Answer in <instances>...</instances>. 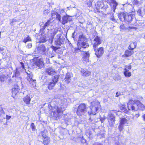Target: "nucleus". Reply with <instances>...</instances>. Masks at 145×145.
Returning <instances> with one entry per match:
<instances>
[{
	"instance_id": "1",
	"label": "nucleus",
	"mask_w": 145,
	"mask_h": 145,
	"mask_svg": "<svg viewBox=\"0 0 145 145\" xmlns=\"http://www.w3.org/2000/svg\"><path fill=\"white\" fill-rule=\"evenodd\" d=\"M133 17V15L129 14L126 12H120L118 15V18L121 21L124 22L128 24L131 22Z\"/></svg>"
},
{
	"instance_id": "2",
	"label": "nucleus",
	"mask_w": 145,
	"mask_h": 145,
	"mask_svg": "<svg viewBox=\"0 0 145 145\" xmlns=\"http://www.w3.org/2000/svg\"><path fill=\"white\" fill-rule=\"evenodd\" d=\"M90 106V111L88 112V115H95L100 107V103L98 101H95L91 102Z\"/></svg>"
},
{
	"instance_id": "3",
	"label": "nucleus",
	"mask_w": 145,
	"mask_h": 145,
	"mask_svg": "<svg viewBox=\"0 0 145 145\" xmlns=\"http://www.w3.org/2000/svg\"><path fill=\"white\" fill-rule=\"evenodd\" d=\"M88 109L87 105L85 103H82L77 107L76 114L79 116H82L87 112Z\"/></svg>"
},
{
	"instance_id": "4",
	"label": "nucleus",
	"mask_w": 145,
	"mask_h": 145,
	"mask_svg": "<svg viewBox=\"0 0 145 145\" xmlns=\"http://www.w3.org/2000/svg\"><path fill=\"white\" fill-rule=\"evenodd\" d=\"M12 96L13 98H16L19 96L20 92V89L17 84L14 85L12 89Z\"/></svg>"
},
{
	"instance_id": "5",
	"label": "nucleus",
	"mask_w": 145,
	"mask_h": 145,
	"mask_svg": "<svg viewBox=\"0 0 145 145\" xmlns=\"http://www.w3.org/2000/svg\"><path fill=\"white\" fill-rule=\"evenodd\" d=\"M95 52V54L98 58L100 57L104 54V49L103 47H101L98 48V47L96 48H93Z\"/></svg>"
},
{
	"instance_id": "6",
	"label": "nucleus",
	"mask_w": 145,
	"mask_h": 145,
	"mask_svg": "<svg viewBox=\"0 0 145 145\" xmlns=\"http://www.w3.org/2000/svg\"><path fill=\"white\" fill-rule=\"evenodd\" d=\"M138 101L137 100L136 101H133L132 99H130L129 100L127 103V106L129 110H131L133 111H136L137 110L135 105L136 103Z\"/></svg>"
},
{
	"instance_id": "7",
	"label": "nucleus",
	"mask_w": 145,
	"mask_h": 145,
	"mask_svg": "<svg viewBox=\"0 0 145 145\" xmlns=\"http://www.w3.org/2000/svg\"><path fill=\"white\" fill-rule=\"evenodd\" d=\"M131 63L129 65L125 66L123 73L124 76L127 78H129L131 76V72L129 71V70L131 69L132 68V66L131 65Z\"/></svg>"
},
{
	"instance_id": "8",
	"label": "nucleus",
	"mask_w": 145,
	"mask_h": 145,
	"mask_svg": "<svg viewBox=\"0 0 145 145\" xmlns=\"http://www.w3.org/2000/svg\"><path fill=\"white\" fill-rule=\"evenodd\" d=\"M35 64L40 69L44 67V63L42 58L37 59L35 62Z\"/></svg>"
},
{
	"instance_id": "9",
	"label": "nucleus",
	"mask_w": 145,
	"mask_h": 145,
	"mask_svg": "<svg viewBox=\"0 0 145 145\" xmlns=\"http://www.w3.org/2000/svg\"><path fill=\"white\" fill-rule=\"evenodd\" d=\"M109 119L108 120V122L110 126L114 125L115 123V116L113 114H110L109 115Z\"/></svg>"
},
{
	"instance_id": "10",
	"label": "nucleus",
	"mask_w": 145,
	"mask_h": 145,
	"mask_svg": "<svg viewBox=\"0 0 145 145\" xmlns=\"http://www.w3.org/2000/svg\"><path fill=\"white\" fill-rule=\"evenodd\" d=\"M64 110H63V108L61 107L57 106L56 110V112L55 111L53 112V116L54 117L56 118H59L60 116L59 114H56V112L58 114L61 113L62 114H63Z\"/></svg>"
},
{
	"instance_id": "11",
	"label": "nucleus",
	"mask_w": 145,
	"mask_h": 145,
	"mask_svg": "<svg viewBox=\"0 0 145 145\" xmlns=\"http://www.w3.org/2000/svg\"><path fill=\"white\" fill-rule=\"evenodd\" d=\"M83 37V36L82 35H81L79 36V39L77 43V45L78 47H80V49H81L82 47L83 48H86V47L89 46V45L88 44H87L86 42H83L81 43V45L82 46H81V44L80 42V41H81V40H80V39H81Z\"/></svg>"
},
{
	"instance_id": "12",
	"label": "nucleus",
	"mask_w": 145,
	"mask_h": 145,
	"mask_svg": "<svg viewBox=\"0 0 145 145\" xmlns=\"http://www.w3.org/2000/svg\"><path fill=\"white\" fill-rule=\"evenodd\" d=\"M94 42L93 45V48L98 47V46L101 44L102 40L100 37L98 36H96L94 40Z\"/></svg>"
},
{
	"instance_id": "13",
	"label": "nucleus",
	"mask_w": 145,
	"mask_h": 145,
	"mask_svg": "<svg viewBox=\"0 0 145 145\" xmlns=\"http://www.w3.org/2000/svg\"><path fill=\"white\" fill-rule=\"evenodd\" d=\"M90 57V54L89 51H85L83 53V56L82 57L83 61L87 63L89 62V58Z\"/></svg>"
},
{
	"instance_id": "14",
	"label": "nucleus",
	"mask_w": 145,
	"mask_h": 145,
	"mask_svg": "<svg viewBox=\"0 0 145 145\" xmlns=\"http://www.w3.org/2000/svg\"><path fill=\"white\" fill-rule=\"evenodd\" d=\"M118 107L122 112H123L126 114L129 113V110L126 108V105L124 104H120L118 105Z\"/></svg>"
},
{
	"instance_id": "15",
	"label": "nucleus",
	"mask_w": 145,
	"mask_h": 145,
	"mask_svg": "<svg viewBox=\"0 0 145 145\" xmlns=\"http://www.w3.org/2000/svg\"><path fill=\"white\" fill-rule=\"evenodd\" d=\"M129 50H127L125 51L124 54L122 56L123 57L126 58L130 57L133 54L134 52L133 51H130Z\"/></svg>"
},
{
	"instance_id": "16",
	"label": "nucleus",
	"mask_w": 145,
	"mask_h": 145,
	"mask_svg": "<svg viewBox=\"0 0 145 145\" xmlns=\"http://www.w3.org/2000/svg\"><path fill=\"white\" fill-rule=\"evenodd\" d=\"M82 76H88L91 74V72L87 69H82L80 71Z\"/></svg>"
},
{
	"instance_id": "17",
	"label": "nucleus",
	"mask_w": 145,
	"mask_h": 145,
	"mask_svg": "<svg viewBox=\"0 0 145 145\" xmlns=\"http://www.w3.org/2000/svg\"><path fill=\"white\" fill-rule=\"evenodd\" d=\"M23 100L26 105H30L31 101V98L30 96H29L28 95H26L23 98Z\"/></svg>"
},
{
	"instance_id": "18",
	"label": "nucleus",
	"mask_w": 145,
	"mask_h": 145,
	"mask_svg": "<svg viewBox=\"0 0 145 145\" xmlns=\"http://www.w3.org/2000/svg\"><path fill=\"white\" fill-rule=\"evenodd\" d=\"M137 44L135 42H131L128 47V49L130 50H133L137 47Z\"/></svg>"
},
{
	"instance_id": "19",
	"label": "nucleus",
	"mask_w": 145,
	"mask_h": 145,
	"mask_svg": "<svg viewBox=\"0 0 145 145\" xmlns=\"http://www.w3.org/2000/svg\"><path fill=\"white\" fill-rule=\"evenodd\" d=\"M56 72L53 71L51 67L46 69L45 71L46 73L50 75L54 74Z\"/></svg>"
},
{
	"instance_id": "20",
	"label": "nucleus",
	"mask_w": 145,
	"mask_h": 145,
	"mask_svg": "<svg viewBox=\"0 0 145 145\" xmlns=\"http://www.w3.org/2000/svg\"><path fill=\"white\" fill-rule=\"evenodd\" d=\"M61 36H59V38H58L57 40L55 42V44L56 45H58L59 46H61L62 44L64 42V39H61Z\"/></svg>"
},
{
	"instance_id": "21",
	"label": "nucleus",
	"mask_w": 145,
	"mask_h": 145,
	"mask_svg": "<svg viewBox=\"0 0 145 145\" xmlns=\"http://www.w3.org/2000/svg\"><path fill=\"white\" fill-rule=\"evenodd\" d=\"M56 84L55 83L51 81L48 83L47 88L50 90L53 89Z\"/></svg>"
},
{
	"instance_id": "22",
	"label": "nucleus",
	"mask_w": 145,
	"mask_h": 145,
	"mask_svg": "<svg viewBox=\"0 0 145 145\" xmlns=\"http://www.w3.org/2000/svg\"><path fill=\"white\" fill-rule=\"evenodd\" d=\"M50 142V139L48 137L43 138L42 143L44 145H49Z\"/></svg>"
},
{
	"instance_id": "23",
	"label": "nucleus",
	"mask_w": 145,
	"mask_h": 145,
	"mask_svg": "<svg viewBox=\"0 0 145 145\" xmlns=\"http://www.w3.org/2000/svg\"><path fill=\"white\" fill-rule=\"evenodd\" d=\"M59 74L55 75L54 76L52 77L51 81L56 84L57 83L58 81V80L59 78Z\"/></svg>"
},
{
	"instance_id": "24",
	"label": "nucleus",
	"mask_w": 145,
	"mask_h": 145,
	"mask_svg": "<svg viewBox=\"0 0 145 145\" xmlns=\"http://www.w3.org/2000/svg\"><path fill=\"white\" fill-rule=\"evenodd\" d=\"M71 76L69 74H66L65 77V82L67 84H69L71 80Z\"/></svg>"
},
{
	"instance_id": "25",
	"label": "nucleus",
	"mask_w": 145,
	"mask_h": 145,
	"mask_svg": "<svg viewBox=\"0 0 145 145\" xmlns=\"http://www.w3.org/2000/svg\"><path fill=\"white\" fill-rule=\"evenodd\" d=\"M68 16H64L62 18V23L63 25H64L68 22Z\"/></svg>"
},
{
	"instance_id": "26",
	"label": "nucleus",
	"mask_w": 145,
	"mask_h": 145,
	"mask_svg": "<svg viewBox=\"0 0 145 145\" xmlns=\"http://www.w3.org/2000/svg\"><path fill=\"white\" fill-rule=\"evenodd\" d=\"M31 39L29 36L28 35L26 38H24L23 42L26 43L28 41H31Z\"/></svg>"
},
{
	"instance_id": "27",
	"label": "nucleus",
	"mask_w": 145,
	"mask_h": 145,
	"mask_svg": "<svg viewBox=\"0 0 145 145\" xmlns=\"http://www.w3.org/2000/svg\"><path fill=\"white\" fill-rule=\"evenodd\" d=\"M127 120L125 118H121L120 119V124L123 125L125 123H127Z\"/></svg>"
},
{
	"instance_id": "28",
	"label": "nucleus",
	"mask_w": 145,
	"mask_h": 145,
	"mask_svg": "<svg viewBox=\"0 0 145 145\" xmlns=\"http://www.w3.org/2000/svg\"><path fill=\"white\" fill-rule=\"evenodd\" d=\"M36 80L35 79H33L30 81H29L30 84L31 85V86L33 87H35L36 86Z\"/></svg>"
},
{
	"instance_id": "29",
	"label": "nucleus",
	"mask_w": 145,
	"mask_h": 145,
	"mask_svg": "<svg viewBox=\"0 0 145 145\" xmlns=\"http://www.w3.org/2000/svg\"><path fill=\"white\" fill-rule=\"evenodd\" d=\"M27 75V80L28 81H30L31 80H33L32 77L33 76V75L32 74H29L27 72L26 73Z\"/></svg>"
},
{
	"instance_id": "30",
	"label": "nucleus",
	"mask_w": 145,
	"mask_h": 145,
	"mask_svg": "<svg viewBox=\"0 0 145 145\" xmlns=\"http://www.w3.org/2000/svg\"><path fill=\"white\" fill-rule=\"evenodd\" d=\"M57 12L55 11H53L51 14V18H50V20H52L53 19L55 18V16Z\"/></svg>"
},
{
	"instance_id": "31",
	"label": "nucleus",
	"mask_w": 145,
	"mask_h": 145,
	"mask_svg": "<svg viewBox=\"0 0 145 145\" xmlns=\"http://www.w3.org/2000/svg\"><path fill=\"white\" fill-rule=\"evenodd\" d=\"M46 41L45 38L43 37H41L39 39V42L43 43Z\"/></svg>"
},
{
	"instance_id": "32",
	"label": "nucleus",
	"mask_w": 145,
	"mask_h": 145,
	"mask_svg": "<svg viewBox=\"0 0 145 145\" xmlns=\"http://www.w3.org/2000/svg\"><path fill=\"white\" fill-rule=\"evenodd\" d=\"M113 8L114 9V11H115V10L116 8V6L118 5V3L116 2L115 0H113Z\"/></svg>"
},
{
	"instance_id": "33",
	"label": "nucleus",
	"mask_w": 145,
	"mask_h": 145,
	"mask_svg": "<svg viewBox=\"0 0 145 145\" xmlns=\"http://www.w3.org/2000/svg\"><path fill=\"white\" fill-rule=\"evenodd\" d=\"M51 20H50V19L49 20H48L47 22L44 24V28H45L46 27L48 26L51 23Z\"/></svg>"
},
{
	"instance_id": "34",
	"label": "nucleus",
	"mask_w": 145,
	"mask_h": 145,
	"mask_svg": "<svg viewBox=\"0 0 145 145\" xmlns=\"http://www.w3.org/2000/svg\"><path fill=\"white\" fill-rule=\"evenodd\" d=\"M56 16V18L57 19L59 22H60L61 21V15L57 12Z\"/></svg>"
},
{
	"instance_id": "35",
	"label": "nucleus",
	"mask_w": 145,
	"mask_h": 145,
	"mask_svg": "<svg viewBox=\"0 0 145 145\" xmlns=\"http://www.w3.org/2000/svg\"><path fill=\"white\" fill-rule=\"evenodd\" d=\"M94 12L96 14H98L102 12V11L100 10V9L99 8H96L94 9Z\"/></svg>"
},
{
	"instance_id": "36",
	"label": "nucleus",
	"mask_w": 145,
	"mask_h": 145,
	"mask_svg": "<svg viewBox=\"0 0 145 145\" xmlns=\"http://www.w3.org/2000/svg\"><path fill=\"white\" fill-rule=\"evenodd\" d=\"M123 128V125L120 124L118 127V129L120 131H122Z\"/></svg>"
},
{
	"instance_id": "37",
	"label": "nucleus",
	"mask_w": 145,
	"mask_h": 145,
	"mask_svg": "<svg viewBox=\"0 0 145 145\" xmlns=\"http://www.w3.org/2000/svg\"><path fill=\"white\" fill-rule=\"evenodd\" d=\"M31 129L32 131H34L35 130L36 127L33 123H32L31 124Z\"/></svg>"
},
{
	"instance_id": "38",
	"label": "nucleus",
	"mask_w": 145,
	"mask_h": 145,
	"mask_svg": "<svg viewBox=\"0 0 145 145\" xmlns=\"http://www.w3.org/2000/svg\"><path fill=\"white\" fill-rule=\"evenodd\" d=\"M5 76H0V81L1 82H4L5 80Z\"/></svg>"
},
{
	"instance_id": "39",
	"label": "nucleus",
	"mask_w": 145,
	"mask_h": 145,
	"mask_svg": "<svg viewBox=\"0 0 145 145\" xmlns=\"http://www.w3.org/2000/svg\"><path fill=\"white\" fill-rule=\"evenodd\" d=\"M120 28L121 30H125L126 29L123 24H122L120 25Z\"/></svg>"
},
{
	"instance_id": "40",
	"label": "nucleus",
	"mask_w": 145,
	"mask_h": 145,
	"mask_svg": "<svg viewBox=\"0 0 145 145\" xmlns=\"http://www.w3.org/2000/svg\"><path fill=\"white\" fill-rule=\"evenodd\" d=\"M81 142L82 143H84L86 142V140L84 139L83 137H82L81 138Z\"/></svg>"
},
{
	"instance_id": "41",
	"label": "nucleus",
	"mask_w": 145,
	"mask_h": 145,
	"mask_svg": "<svg viewBox=\"0 0 145 145\" xmlns=\"http://www.w3.org/2000/svg\"><path fill=\"white\" fill-rule=\"evenodd\" d=\"M4 114V113L3 108L1 107H0V116H1L3 114Z\"/></svg>"
},
{
	"instance_id": "42",
	"label": "nucleus",
	"mask_w": 145,
	"mask_h": 145,
	"mask_svg": "<svg viewBox=\"0 0 145 145\" xmlns=\"http://www.w3.org/2000/svg\"><path fill=\"white\" fill-rule=\"evenodd\" d=\"M17 20L16 19H13L10 22V24L11 25H13V23L14 22H16Z\"/></svg>"
},
{
	"instance_id": "43",
	"label": "nucleus",
	"mask_w": 145,
	"mask_h": 145,
	"mask_svg": "<svg viewBox=\"0 0 145 145\" xmlns=\"http://www.w3.org/2000/svg\"><path fill=\"white\" fill-rule=\"evenodd\" d=\"M42 136L43 137V138H44L45 137H48L46 134H44V131L42 132Z\"/></svg>"
},
{
	"instance_id": "44",
	"label": "nucleus",
	"mask_w": 145,
	"mask_h": 145,
	"mask_svg": "<svg viewBox=\"0 0 145 145\" xmlns=\"http://www.w3.org/2000/svg\"><path fill=\"white\" fill-rule=\"evenodd\" d=\"M116 145H124L123 143L120 142H118L116 143Z\"/></svg>"
},
{
	"instance_id": "45",
	"label": "nucleus",
	"mask_w": 145,
	"mask_h": 145,
	"mask_svg": "<svg viewBox=\"0 0 145 145\" xmlns=\"http://www.w3.org/2000/svg\"><path fill=\"white\" fill-rule=\"evenodd\" d=\"M27 47L28 48H31L32 47V44L31 43H29L27 45Z\"/></svg>"
},
{
	"instance_id": "46",
	"label": "nucleus",
	"mask_w": 145,
	"mask_h": 145,
	"mask_svg": "<svg viewBox=\"0 0 145 145\" xmlns=\"http://www.w3.org/2000/svg\"><path fill=\"white\" fill-rule=\"evenodd\" d=\"M52 48L53 49L55 50V51H56V50H57L59 48H57L55 46H52Z\"/></svg>"
},
{
	"instance_id": "47",
	"label": "nucleus",
	"mask_w": 145,
	"mask_h": 145,
	"mask_svg": "<svg viewBox=\"0 0 145 145\" xmlns=\"http://www.w3.org/2000/svg\"><path fill=\"white\" fill-rule=\"evenodd\" d=\"M100 121L102 123H103L105 120V118H100Z\"/></svg>"
},
{
	"instance_id": "48",
	"label": "nucleus",
	"mask_w": 145,
	"mask_h": 145,
	"mask_svg": "<svg viewBox=\"0 0 145 145\" xmlns=\"http://www.w3.org/2000/svg\"><path fill=\"white\" fill-rule=\"evenodd\" d=\"M20 63L21 64L22 68L23 69H24V63L23 62H20Z\"/></svg>"
},
{
	"instance_id": "49",
	"label": "nucleus",
	"mask_w": 145,
	"mask_h": 145,
	"mask_svg": "<svg viewBox=\"0 0 145 145\" xmlns=\"http://www.w3.org/2000/svg\"><path fill=\"white\" fill-rule=\"evenodd\" d=\"M120 95V94L119 93H118V92H117L116 93V97H118Z\"/></svg>"
},
{
	"instance_id": "50",
	"label": "nucleus",
	"mask_w": 145,
	"mask_h": 145,
	"mask_svg": "<svg viewBox=\"0 0 145 145\" xmlns=\"http://www.w3.org/2000/svg\"><path fill=\"white\" fill-rule=\"evenodd\" d=\"M110 20H112L113 22H115L116 21V20L114 18V17H113V18H111L110 19Z\"/></svg>"
},
{
	"instance_id": "51",
	"label": "nucleus",
	"mask_w": 145,
	"mask_h": 145,
	"mask_svg": "<svg viewBox=\"0 0 145 145\" xmlns=\"http://www.w3.org/2000/svg\"><path fill=\"white\" fill-rule=\"evenodd\" d=\"M11 118L10 116H8L7 115L6 116V118L7 120Z\"/></svg>"
},
{
	"instance_id": "52",
	"label": "nucleus",
	"mask_w": 145,
	"mask_h": 145,
	"mask_svg": "<svg viewBox=\"0 0 145 145\" xmlns=\"http://www.w3.org/2000/svg\"><path fill=\"white\" fill-rule=\"evenodd\" d=\"M142 118H143L144 121H145V114L143 115Z\"/></svg>"
},
{
	"instance_id": "53",
	"label": "nucleus",
	"mask_w": 145,
	"mask_h": 145,
	"mask_svg": "<svg viewBox=\"0 0 145 145\" xmlns=\"http://www.w3.org/2000/svg\"><path fill=\"white\" fill-rule=\"evenodd\" d=\"M139 116V114H137L135 115V116L138 117Z\"/></svg>"
},
{
	"instance_id": "54",
	"label": "nucleus",
	"mask_w": 145,
	"mask_h": 145,
	"mask_svg": "<svg viewBox=\"0 0 145 145\" xmlns=\"http://www.w3.org/2000/svg\"><path fill=\"white\" fill-rule=\"evenodd\" d=\"M89 120V121H93V120L91 118H90Z\"/></svg>"
},
{
	"instance_id": "55",
	"label": "nucleus",
	"mask_w": 145,
	"mask_h": 145,
	"mask_svg": "<svg viewBox=\"0 0 145 145\" xmlns=\"http://www.w3.org/2000/svg\"><path fill=\"white\" fill-rule=\"evenodd\" d=\"M1 32L0 31V38H1Z\"/></svg>"
},
{
	"instance_id": "56",
	"label": "nucleus",
	"mask_w": 145,
	"mask_h": 145,
	"mask_svg": "<svg viewBox=\"0 0 145 145\" xmlns=\"http://www.w3.org/2000/svg\"><path fill=\"white\" fill-rule=\"evenodd\" d=\"M89 135H90V133H89Z\"/></svg>"
},
{
	"instance_id": "57",
	"label": "nucleus",
	"mask_w": 145,
	"mask_h": 145,
	"mask_svg": "<svg viewBox=\"0 0 145 145\" xmlns=\"http://www.w3.org/2000/svg\"><path fill=\"white\" fill-rule=\"evenodd\" d=\"M144 38H145V35H144Z\"/></svg>"
}]
</instances>
